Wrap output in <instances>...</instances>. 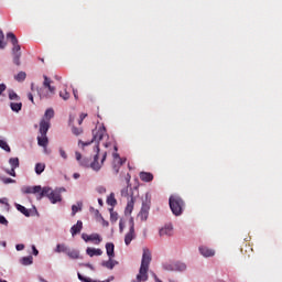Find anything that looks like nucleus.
Returning a JSON list of instances; mask_svg holds the SVG:
<instances>
[{"label":"nucleus","mask_w":282,"mask_h":282,"mask_svg":"<svg viewBox=\"0 0 282 282\" xmlns=\"http://www.w3.org/2000/svg\"><path fill=\"white\" fill-rule=\"evenodd\" d=\"M149 265H151V251L147 248L143 249L141 267L137 275L138 282L149 281Z\"/></svg>","instance_id":"obj_1"},{"label":"nucleus","mask_w":282,"mask_h":282,"mask_svg":"<svg viewBox=\"0 0 282 282\" xmlns=\"http://www.w3.org/2000/svg\"><path fill=\"white\" fill-rule=\"evenodd\" d=\"M50 127H52V123L48 120L42 119L40 121V135L37 137V144L39 147H43V149H47V145L50 144V139H47Z\"/></svg>","instance_id":"obj_2"},{"label":"nucleus","mask_w":282,"mask_h":282,"mask_svg":"<svg viewBox=\"0 0 282 282\" xmlns=\"http://www.w3.org/2000/svg\"><path fill=\"white\" fill-rule=\"evenodd\" d=\"M169 204L175 217H180L182 213H184V208H186V204L184 203V199H182V197H180L178 195L170 196Z\"/></svg>","instance_id":"obj_3"},{"label":"nucleus","mask_w":282,"mask_h":282,"mask_svg":"<svg viewBox=\"0 0 282 282\" xmlns=\"http://www.w3.org/2000/svg\"><path fill=\"white\" fill-rule=\"evenodd\" d=\"M42 197H47L51 204H58V202H63L61 192H56L55 189H52V187H43L42 192L36 195V199L41 200Z\"/></svg>","instance_id":"obj_4"},{"label":"nucleus","mask_w":282,"mask_h":282,"mask_svg":"<svg viewBox=\"0 0 282 282\" xmlns=\"http://www.w3.org/2000/svg\"><path fill=\"white\" fill-rule=\"evenodd\" d=\"M109 135L107 134V129L105 128V126H100L99 128L93 130V140L89 142H84L79 140V144H82L83 149H85V147H89V144H91L93 142H102V140H108Z\"/></svg>","instance_id":"obj_5"},{"label":"nucleus","mask_w":282,"mask_h":282,"mask_svg":"<svg viewBox=\"0 0 282 282\" xmlns=\"http://www.w3.org/2000/svg\"><path fill=\"white\" fill-rule=\"evenodd\" d=\"M7 39H10L12 47V54H13V63L14 65H21V45H19V40L17 39V35L14 33L9 32L7 34Z\"/></svg>","instance_id":"obj_6"},{"label":"nucleus","mask_w":282,"mask_h":282,"mask_svg":"<svg viewBox=\"0 0 282 282\" xmlns=\"http://www.w3.org/2000/svg\"><path fill=\"white\" fill-rule=\"evenodd\" d=\"M95 151H96V155L94 156V161L90 163V169H93V171H99L100 169H102V164H105V160H107V152L102 154L101 163H99L98 155L100 153V147L98 144L95 147Z\"/></svg>","instance_id":"obj_7"},{"label":"nucleus","mask_w":282,"mask_h":282,"mask_svg":"<svg viewBox=\"0 0 282 282\" xmlns=\"http://www.w3.org/2000/svg\"><path fill=\"white\" fill-rule=\"evenodd\" d=\"M129 225H130L129 232L124 237L126 246H130L133 239H135V223L133 221V218H130Z\"/></svg>","instance_id":"obj_8"},{"label":"nucleus","mask_w":282,"mask_h":282,"mask_svg":"<svg viewBox=\"0 0 282 282\" xmlns=\"http://www.w3.org/2000/svg\"><path fill=\"white\" fill-rule=\"evenodd\" d=\"M9 164L11 166V169H6L4 172L7 173V175H11V177H17V169H19V158H11L9 159Z\"/></svg>","instance_id":"obj_9"},{"label":"nucleus","mask_w":282,"mask_h":282,"mask_svg":"<svg viewBox=\"0 0 282 282\" xmlns=\"http://www.w3.org/2000/svg\"><path fill=\"white\" fill-rule=\"evenodd\" d=\"M43 78H44V82H43L44 89H48L50 95L54 96V94H56V87L52 86V79H50L47 75H44Z\"/></svg>","instance_id":"obj_10"},{"label":"nucleus","mask_w":282,"mask_h":282,"mask_svg":"<svg viewBox=\"0 0 282 282\" xmlns=\"http://www.w3.org/2000/svg\"><path fill=\"white\" fill-rule=\"evenodd\" d=\"M173 225L170 224L161 228L159 235L160 237H173Z\"/></svg>","instance_id":"obj_11"},{"label":"nucleus","mask_w":282,"mask_h":282,"mask_svg":"<svg viewBox=\"0 0 282 282\" xmlns=\"http://www.w3.org/2000/svg\"><path fill=\"white\" fill-rule=\"evenodd\" d=\"M149 210H150L149 205H142L141 210L138 214V218L141 221H147V219H149Z\"/></svg>","instance_id":"obj_12"},{"label":"nucleus","mask_w":282,"mask_h":282,"mask_svg":"<svg viewBox=\"0 0 282 282\" xmlns=\"http://www.w3.org/2000/svg\"><path fill=\"white\" fill-rule=\"evenodd\" d=\"M42 191H43V187H41V185H35L33 187H25L23 189V193H26L28 195L33 194L37 196V195H41Z\"/></svg>","instance_id":"obj_13"},{"label":"nucleus","mask_w":282,"mask_h":282,"mask_svg":"<svg viewBox=\"0 0 282 282\" xmlns=\"http://www.w3.org/2000/svg\"><path fill=\"white\" fill-rule=\"evenodd\" d=\"M199 252L203 257H215V250H213L206 246L199 247Z\"/></svg>","instance_id":"obj_14"},{"label":"nucleus","mask_w":282,"mask_h":282,"mask_svg":"<svg viewBox=\"0 0 282 282\" xmlns=\"http://www.w3.org/2000/svg\"><path fill=\"white\" fill-rule=\"evenodd\" d=\"M139 177L141 182H153L154 180L153 173L150 172H140Z\"/></svg>","instance_id":"obj_15"},{"label":"nucleus","mask_w":282,"mask_h":282,"mask_svg":"<svg viewBox=\"0 0 282 282\" xmlns=\"http://www.w3.org/2000/svg\"><path fill=\"white\" fill-rule=\"evenodd\" d=\"M115 248L116 246L113 245V242L106 243V252L109 259H113V257H116Z\"/></svg>","instance_id":"obj_16"},{"label":"nucleus","mask_w":282,"mask_h":282,"mask_svg":"<svg viewBox=\"0 0 282 282\" xmlns=\"http://www.w3.org/2000/svg\"><path fill=\"white\" fill-rule=\"evenodd\" d=\"M80 230H83V223L78 220L77 224L70 228V235L76 237V235L80 234Z\"/></svg>","instance_id":"obj_17"},{"label":"nucleus","mask_w":282,"mask_h":282,"mask_svg":"<svg viewBox=\"0 0 282 282\" xmlns=\"http://www.w3.org/2000/svg\"><path fill=\"white\" fill-rule=\"evenodd\" d=\"M86 254H88V257H100L102 254V250L96 248H87Z\"/></svg>","instance_id":"obj_18"},{"label":"nucleus","mask_w":282,"mask_h":282,"mask_svg":"<svg viewBox=\"0 0 282 282\" xmlns=\"http://www.w3.org/2000/svg\"><path fill=\"white\" fill-rule=\"evenodd\" d=\"M15 208H17V210H19V213H22V215H24V217H30V210L28 208H25V206H23L21 204H15Z\"/></svg>","instance_id":"obj_19"},{"label":"nucleus","mask_w":282,"mask_h":282,"mask_svg":"<svg viewBox=\"0 0 282 282\" xmlns=\"http://www.w3.org/2000/svg\"><path fill=\"white\" fill-rule=\"evenodd\" d=\"M90 241H93L95 246H99L102 242V237H100L98 234H91Z\"/></svg>","instance_id":"obj_20"},{"label":"nucleus","mask_w":282,"mask_h":282,"mask_svg":"<svg viewBox=\"0 0 282 282\" xmlns=\"http://www.w3.org/2000/svg\"><path fill=\"white\" fill-rule=\"evenodd\" d=\"M33 261H34V258L32 256H29V257L21 258L20 263L22 265H32Z\"/></svg>","instance_id":"obj_21"},{"label":"nucleus","mask_w":282,"mask_h":282,"mask_svg":"<svg viewBox=\"0 0 282 282\" xmlns=\"http://www.w3.org/2000/svg\"><path fill=\"white\" fill-rule=\"evenodd\" d=\"M66 254L69 257V259H80V252H78V250H68Z\"/></svg>","instance_id":"obj_22"},{"label":"nucleus","mask_w":282,"mask_h":282,"mask_svg":"<svg viewBox=\"0 0 282 282\" xmlns=\"http://www.w3.org/2000/svg\"><path fill=\"white\" fill-rule=\"evenodd\" d=\"M108 206H117L118 200L116 199V194L111 193L107 198Z\"/></svg>","instance_id":"obj_23"},{"label":"nucleus","mask_w":282,"mask_h":282,"mask_svg":"<svg viewBox=\"0 0 282 282\" xmlns=\"http://www.w3.org/2000/svg\"><path fill=\"white\" fill-rule=\"evenodd\" d=\"M186 270V264L182 262L174 263V272H184Z\"/></svg>","instance_id":"obj_24"},{"label":"nucleus","mask_w":282,"mask_h":282,"mask_svg":"<svg viewBox=\"0 0 282 282\" xmlns=\"http://www.w3.org/2000/svg\"><path fill=\"white\" fill-rule=\"evenodd\" d=\"M104 268H107L108 270H113L116 268V262L112 261V258H109L108 261L102 262Z\"/></svg>","instance_id":"obj_25"},{"label":"nucleus","mask_w":282,"mask_h":282,"mask_svg":"<svg viewBox=\"0 0 282 282\" xmlns=\"http://www.w3.org/2000/svg\"><path fill=\"white\" fill-rule=\"evenodd\" d=\"M53 117H54V109H52V108L46 109L43 119L47 120L50 122Z\"/></svg>","instance_id":"obj_26"},{"label":"nucleus","mask_w":282,"mask_h":282,"mask_svg":"<svg viewBox=\"0 0 282 282\" xmlns=\"http://www.w3.org/2000/svg\"><path fill=\"white\" fill-rule=\"evenodd\" d=\"M68 250L69 249L67 248V246H65V243H62V245L59 243L55 248V252L57 253L65 252V254H67Z\"/></svg>","instance_id":"obj_27"},{"label":"nucleus","mask_w":282,"mask_h":282,"mask_svg":"<svg viewBox=\"0 0 282 282\" xmlns=\"http://www.w3.org/2000/svg\"><path fill=\"white\" fill-rule=\"evenodd\" d=\"M10 107L12 109V111H15L17 113H19V111H21L23 104L21 102H11Z\"/></svg>","instance_id":"obj_28"},{"label":"nucleus","mask_w":282,"mask_h":282,"mask_svg":"<svg viewBox=\"0 0 282 282\" xmlns=\"http://www.w3.org/2000/svg\"><path fill=\"white\" fill-rule=\"evenodd\" d=\"M43 171H45V164L36 163V165H35L36 175H41V173H43Z\"/></svg>","instance_id":"obj_29"},{"label":"nucleus","mask_w":282,"mask_h":282,"mask_svg":"<svg viewBox=\"0 0 282 282\" xmlns=\"http://www.w3.org/2000/svg\"><path fill=\"white\" fill-rule=\"evenodd\" d=\"M26 74L25 72H20L15 75V80H18V83H23V80H25L26 78Z\"/></svg>","instance_id":"obj_30"},{"label":"nucleus","mask_w":282,"mask_h":282,"mask_svg":"<svg viewBox=\"0 0 282 282\" xmlns=\"http://www.w3.org/2000/svg\"><path fill=\"white\" fill-rule=\"evenodd\" d=\"M0 149H3V151H7V153H10L11 149L8 142L0 139Z\"/></svg>","instance_id":"obj_31"},{"label":"nucleus","mask_w":282,"mask_h":282,"mask_svg":"<svg viewBox=\"0 0 282 282\" xmlns=\"http://www.w3.org/2000/svg\"><path fill=\"white\" fill-rule=\"evenodd\" d=\"M112 158L115 163H117L119 166H122V159L120 158V154L113 153Z\"/></svg>","instance_id":"obj_32"},{"label":"nucleus","mask_w":282,"mask_h":282,"mask_svg":"<svg viewBox=\"0 0 282 282\" xmlns=\"http://www.w3.org/2000/svg\"><path fill=\"white\" fill-rule=\"evenodd\" d=\"M70 97L69 93L67 91V88L59 91V98H63L64 100H67Z\"/></svg>","instance_id":"obj_33"},{"label":"nucleus","mask_w":282,"mask_h":282,"mask_svg":"<svg viewBox=\"0 0 282 282\" xmlns=\"http://www.w3.org/2000/svg\"><path fill=\"white\" fill-rule=\"evenodd\" d=\"M163 269L167 270L169 272H175V263L163 264Z\"/></svg>","instance_id":"obj_34"},{"label":"nucleus","mask_w":282,"mask_h":282,"mask_svg":"<svg viewBox=\"0 0 282 282\" xmlns=\"http://www.w3.org/2000/svg\"><path fill=\"white\" fill-rule=\"evenodd\" d=\"M77 276H78L79 281H82V282H96V281H91V279H89V278H85L80 273H77Z\"/></svg>","instance_id":"obj_35"},{"label":"nucleus","mask_w":282,"mask_h":282,"mask_svg":"<svg viewBox=\"0 0 282 282\" xmlns=\"http://www.w3.org/2000/svg\"><path fill=\"white\" fill-rule=\"evenodd\" d=\"M72 132L74 133V135H80V133H83V128H76L73 126Z\"/></svg>","instance_id":"obj_36"},{"label":"nucleus","mask_w":282,"mask_h":282,"mask_svg":"<svg viewBox=\"0 0 282 282\" xmlns=\"http://www.w3.org/2000/svg\"><path fill=\"white\" fill-rule=\"evenodd\" d=\"M110 220L118 221V213L113 212V209L110 210Z\"/></svg>","instance_id":"obj_37"},{"label":"nucleus","mask_w":282,"mask_h":282,"mask_svg":"<svg viewBox=\"0 0 282 282\" xmlns=\"http://www.w3.org/2000/svg\"><path fill=\"white\" fill-rule=\"evenodd\" d=\"M3 184H14L17 181L10 177H2L1 178Z\"/></svg>","instance_id":"obj_38"},{"label":"nucleus","mask_w":282,"mask_h":282,"mask_svg":"<svg viewBox=\"0 0 282 282\" xmlns=\"http://www.w3.org/2000/svg\"><path fill=\"white\" fill-rule=\"evenodd\" d=\"M9 98L10 100H19V95H17V93H14L13 90H11L9 93Z\"/></svg>","instance_id":"obj_39"},{"label":"nucleus","mask_w":282,"mask_h":282,"mask_svg":"<svg viewBox=\"0 0 282 282\" xmlns=\"http://www.w3.org/2000/svg\"><path fill=\"white\" fill-rule=\"evenodd\" d=\"M121 196L122 197H129V186H127L126 188H123L121 191Z\"/></svg>","instance_id":"obj_40"},{"label":"nucleus","mask_w":282,"mask_h":282,"mask_svg":"<svg viewBox=\"0 0 282 282\" xmlns=\"http://www.w3.org/2000/svg\"><path fill=\"white\" fill-rule=\"evenodd\" d=\"M59 155L61 158H63V160H67V153L65 152V150H63V148L59 149Z\"/></svg>","instance_id":"obj_41"},{"label":"nucleus","mask_w":282,"mask_h":282,"mask_svg":"<svg viewBox=\"0 0 282 282\" xmlns=\"http://www.w3.org/2000/svg\"><path fill=\"white\" fill-rule=\"evenodd\" d=\"M126 184H127V186H131V174H127L126 175Z\"/></svg>","instance_id":"obj_42"},{"label":"nucleus","mask_w":282,"mask_h":282,"mask_svg":"<svg viewBox=\"0 0 282 282\" xmlns=\"http://www.w3.org/2000/svg\"><path fill=\"white\" fill-rule=\"evenodd\" d=\"M0 224H2V226H8V219H6L2 215H0Z\"/></svg>","instance_id":"obj_43"},{"label":"nucleus","mask_w":282,"mask_h":282,"mask_svg":"<svg viewBox=\"0 0 282 282\" xmlns=\"http://www.w3.org/2000/svg\"><path fill=\"white\" fill-rule=\"evenodd\" d=\"M97 192H98L100 195H102V194L107 193V188H105V187H102V186H99V187H97Z\"/></svg>","instance_id":"obj_44"},{"label":"nucleus","mask_w":282,"mask_h":282,"mask_svg":"<svg viewBox=\"0 0 282 282\" xmlns=\"http://www.w3.org/2000/svg\"><path fill=\"white\" fill-rule=\"evenodd\" d=\"M79 163L82 166H89V160H87V159L79 161Z\"/></svg>","instance_id":"obj_45"},{"label":"nucleus","mask_w":282,"mask_h":282,"mask_svg":"<svg viewBox=\"0 0 282 282\" xmlns=\"http://www.w3.org/2000/svg\"><path fill=\"white\" fill-rule=\"evenodd\" d=\"M82 239H84V241H90V235H87V234H83L82 235Z\"/></svg>","instance_id":"obj_46"},{"label":"nucleus","mask_w":282,"mask_h":282,"mask_svg":"<svg viewBox=\"0 0 282 282\" xmlns=\"http://www.w3.org/2000/svg\"><path fill=\"white\" fill-rule=\"evenodd\" d=\"M15 249H17L18 251L25 250V245H23V243L17 245V246H15Z\"/></svg>","instance_id":"obj_47"},{"label":"nucleus","mask_w":282,"mask_h":282,"mask_svg":"<svg viewBox=\"0 0 282 282\" xmlns=\"http://www.w3.org/2000/svg\"><path fill=\"white\" fill-rule=\"evenodd\" d=\"M76 213H78V206L73 205L72 206V215L74 216V215H76Z\"/></svg>","instance_id":"obj_48"},{"label":"nucleus","mask_w":282,"mask_h":282,"mask_svg":"<svg viewBox=\"0 0 282 282\" xmlns=\"http://www.w3.org/2000/svg\"><path fill=\"white\" fill-rule=\"evenodd\" d=\"M75 156H76L77 162H80V160H83V155L80 154V152H76Z\"/></svg>","instance_id":"obj_49"},{"label":"nucleus","mask_w":282,"mask_h":282,"mask_svg":"<svg viewBox=\"0 0 282 282\" xmlns=\"http://www.w3.org/2000/svg\"><path fill=\"white\" fill-rule=\"evenodd\" d=\"M6 90V84H0V96Z\"/></svg>","instance_id":"obj_50"},{"label":"nucleus","mask_w":282,"mask_h":282,"mask_svg":"<svg viewBox=\"0 0 282 282\" xmlns=\"http://www.w3.org/2000/svg\"><path fill=\"white\" fill-rule=\"evenodd\" d=\"M32 250H33V254H34L35 257H37L39 250L36 249L35 246H32Z\"/></svg>","instance_id":"obj_51"},{"label":"nucleus","mask_w":282,"mask_h":282,"mask_svg":"<svg viewBox=\"0 0 282 282\" xmlns=\"http://www.w3.org/2000/svg\"><path fill=\"white\" fill-rule=\"evenodd\" d=\"M73 95H74L75 100H78V90L73 89Z\"/></svg>","instance_id":"obj_52"},{"label":"nucleus","mask_w":282,"mask_h":282,"mask_svg":"<svg viewBox=\"0 0 282 282\" xmlns=\"http://www.w3.org/2000/svg\"><path fill=\"white\" fill-rule=\"evenodd\" d=\"M28 98H29V100H31V102L34 104V96L32 95V93L28 94Z\"/></svg>","instance_id":"obj_53"},{"label":"nucleus","mask_w":282,"mask_h":282,"mask_svg":"<svg viewBox=\"0 0 282 282\" xmlns=\"http://www.w3.org/2000/svg\"><path fill=\"white\" fill-rule=\"evenodd\" d=\"M55 192L59 193V195H61V193H65V187H59V188L55 189Z\"/></svg>","instance_id":"obj_54"},{"label":"nucleus","mask_w":282,"mask_h":282,"mask_svg":"<svg viewBox=\"0 0 282 282\" xmlns=\"http://www.w3.org/2000/svg\"><path fill=\"white\" fill-rule=\"evenodd\" d=\"M6 47V42L3 40H0V50H3Z\"/></svg>","instance_id":"obj_55"},{"label":"nucleus","mask_w":282,"mask_h":282,"mask_svg":"<svg viewBox=\"0 0 282 282\" xmlns=\"http://www.w3.org/2000/svg\"><path fill=\"white\" fill-rule=\"evenodd\" d=\"M4 39H6V35L3 34V31L0 30V41H4Z\"/></svg>","instance_id":"obj_56"},{"label":"nucleus","mask_w":282,"mask_h":282,"mask_svg":"<svg viewBox=\"0 0 282 282\" xmlns=\"http://www.w3.org/2000/svg\"><path fill=\"white\" fill-rule=\"evenodd\" d=\"M128 208H133V197H131V200L128 203Z\"/></svg>","instance_id":"obj_57"},{"label":"nucleus","mask_w":282,"mask_h":282,"mask_svg":"<svg viewBox=\"0 0 282 282\" xmlns=\"http://www.w3.org/2000/svg\"><path fill=\"white\" fill-rule=\"evenodd\" d=\"M40 94V98H50V95H44L43 93H39Z\"/></svg>","instance_id":"obj_58"},{"label":"nucleus","mask_w":282,"mask_h":282,"mask_svg":"<svg viewBox=\"0 0 282 282\" xmlns=\"http://www.w3.org/2000/svg\"><path fill=\"white\" fill-rule=\"evenodd\" d=\"M154 280L155 282H162V280H160V278H158V275L155 273H153Z\"/></svg>","instance_id":"obj_59"},{"label":"nucleus","mask_w":282,"mask_h":282,"mask_svg":"<svg viewBox=\"0 0 282 282\" xmlns=\"http://www.w3.org/2000/svg\"><path fill=\"white\" fill-rule=\"evenodd\" d=\"M86 117H87V113H82V115L79 116V119L85 120Z\"/></svg>","instance_id":"obj_60"},{"label":"nucleus","mask_w":282,"mask_h":282,"mask_svg":"<svg viewBox=\"0 0 282 282\" xmlns=\"http://www.w3.org/2000/svg\"><path fill=\"white\" fill-rule=\"evenodd\" d=\"M73 177H74V180H78V177H80V174L75 173V174H73Z\"/></svg>","instance_id":"obj_61"},{"label":"nucleus","mask_w":282,"mask_h":282,"mask_svg":"<svg viewBox=\"0 0 282 282\" xmlns=\"http://www.w3.org/2000/svg\"><path fill=\"white\" fill-rule=\"evenodd\" d=\"M113 169H115V173H119L118 165H115Z\"/></svg>","instance_id":"obj_62"},{"label":"nucleus","mask_w":282,"mask_h":282,"mask_svg":"<svg viewBox=\"0 0 282 282\" xmlns=\"http://www.w3.org/2000/svg\"><path fill=\"white\" fill-rule=\"evenodd\" d=\"M74 122V117H69V124H73Z\"/></svg>","instance_id":"obj_63"},{"label":"nucleus","mask_w":282,"mask_h":282,"mask_svg":"<svg viewBox=\"0 0 282 282\" xmlns=\"http://www.w3.org/2000/svg\"><path fill=\"white\" fill-rule=\"evenodd\" d=\"M98 204H99V206H102V199L101 198H98Z\"/></svg>","instance_id":"obj_64"}]
</instances>
